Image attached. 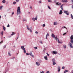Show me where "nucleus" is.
Listing matches in <instances>:
<instances>
[{
    "instance_id": "nucleus-1",
    "label": "nucleus",
    "mask_w": 73,
    "mask_h": 73,
    "mask_svg": "<svg viewBox=\"0 0 73 73\" xmlns=\"http://www.w3.org/2000/svg\"><path fill=\"white\" fill-rule=\"evenodd\" d=\"M70 42L69 45H70V48H73V35H72L70 37Z\"/></svg>"
},
{
    "instance_id": "nucleus-2",
    "label": "nucleus",
    "mask_w": 73,
    "mask_h": 73,
    "mask_svg": "<svg viewBox=\"0 0 73 73\" xmlns=\"http://www.w3.org/2000/svg\"><path fill=\"white\" fill-rule=\"evenodd\" d=\"M17 15H20L21 11H20V7H18L17 9Z\"/></svg>"
},
{
    "instance_id": "nucleus-3",
    "label": "nucleus",
    "mask_w": 73,
    "mask_h": 73,
    "mask_svg": "<svg viewBox=\"0 0 73 73\" xmlns=\"http://www.w3.org/2000/svg\"><path fill=\"white\" fill-rule=\"evenodd\" d=\"M25 46H21V49H23V50H24V52L25 53H26V50H25V48H24Z\"/></svg>"
},
{
    "instance_id": "nucleus-4",
    "label": "nucleus",
    "mask_w": 73,
    "mask_h": 73,
    "mask_svg": "<svg viewBox=\"0 0 73 73\" xmlns=\"http://www.w3.org/2000/svg\"><path fill=\"white\" fill-rule=\"evenodd\" d=\"M64 12L67 15H69V12H68V11H64Z\"/></svg>"
},
{
    "instance_id": "nucleus-5",
    "label": "nucleus",
    "mask_w": 73,
    "mask_h": 73,
    "mask_svg": "<svg viewBox=\"0 0 73 73\" xmlns=\"http://www.w3.org/2000/svg\"><path fill=\"white\" fill-rule=\"evenodd\" d=\"M27 29L28 30H29V31H30L31 32H32V27H31V29H29V28L28 27V26H27Z\"/></svg>"
},
{
    "instance_id": "nucleus-6",
    "label": "nucleus",
    "mask_w": 73,
    "mask_h": 73,
    "mask_svg": "<svg viewBox=\"0 0 73 73\" xmlns=\"http://www.w3.org/2000/svg\"><path fill=\"white\" fill-rule=\"evenodd\" d=\"M56 5H59L60 6V5H61V3L59 2L56 3Z\"/></svg>"
},
{
    "instance_id": "nucleus-7",
    "label": "nucleus",
    "mask_w": 73,
    "mask_h": 73,
    "mask_svg": "<svg viewBox=\"0 0 73 73\" xmlns=\"http://www.w3.org/2000/svg\"><path fill=\"white\" fill-rule=\"evenodd\" d=\"M52 54H57V52L56 51H54L52 52Z\"/></svg>"
},
{
    "instance_id": "nucleus-8",
    "label": "nucleus",
    "mask_w": 73,
    "mask_h": 73,
    "mask_svg": "<svg viewBox=\"0 0 73 73\" xmlns=\"http://www.w3.org/2000/svg\"><path fill=\"white\" fill-rule=\"evenodd\" d=\"M62 1L64 3H67V2H68V1L67 0H62Z\"/></svg>"
},
{
    "instance_id": "nucleus-9",
    "label": "nucleus",
    "mask_w": 73,
    "mask_h": 73,
    "mask_svg": "<svg viewBox=\"0 0 73 73\" xmlns=\"http://www.w3.org/2000/svg\"><path fill=\"white\" fill-rule=\"evenodd\" d=\"M32 20H33V21H35V20H37V17H36L35 18H32Z\"/></svg>"
},
{
    "instance_id": "nucleus-10",
    "label": "nucleus",
    "mask_w": 73,
    "mask_h": 73,
    "mask_svg": "<svg viewBox=\"0 0 73 73\" xmlns=\"http://www.w3.org/2000/svg\"><path fill=\"white\" fill-rule=\"evenodd\" d=\"M29 54L30 55V56H31L32 57H34V55H32V52H30L29 53Z\"/></svg>"
},
{
    "instance_id": "nucleus-11",
    "label": "nucleus",
    "mask_w": 73,
    "mask_h": 73,
    "mask_svg": "<svg viewBox=\"0 0 73 73\" xmlns=\"http://www.w3.org/2000/svg\"><path fill=\"white\" fill-rule=\"evenodd\" d=\"M58 72H60V67L59 66H58Z\"/></svg>"
},
{
    "instance_id": "nucleus-12",
    "label": "nucleus",
    "mask_w": 73,
    "mask_h": 73,
    "mask_svg": "<svg viewBox=\"0 0 73 73\" xmlns=\"http://www.w3.org/2000/svg\"><path fill=\"white\" fill-rule=\"evenodd\" d=\"M64 5V4H62V5L60 6V8L62 9V10H64L63 8H62V6Z\"/></svg>"
},
{
    "instance_id": "nucleus-13",
    "label": "nucleus",
    "mask_w": 73,
    "mask_h": 73,
    "mask_svg": "<svg viewBox=\"0 0 73 73\" xmlns=\"http://www.w3.org/2000/svg\"><path fill=\"white\" fill-rule=\"evenodd\" d=\"M36 64L37 65H38V66H39V65H40V63L38 62H36Z\"/></svg>"
},
{
    "instance_id": "nucleus-14",
    "label": "nucleus",
    "mask_w": 73,
    "mask_h": 73,
    "mask_svg": "<svg viewBox=\"0 0 73 73\" xmlns=\"http://www.w3.org/2000/svg\"><path fill=\"white\" fill-rule=\"evenodd\" d=\"M62 11L61 10L60 11V12H59V14L61 15V14H62Z\"/></svg>"
},
{
    "instance_id": "nucleus-15",
    "label": "nucleus",
    "mask_w": 73,
    "mask_h": 73,
    "mask_svg": "<svg viewBox=\"0 0 73 73\" xmlns=\"http://www.w3.org/2000/svg\"><path fill=\"white\" fill-rule=\"evenodd\" d=\"M57 25V22H54V25Z\"/></svg>"
},
{
    "instance_id": "nucleus-16",
    "label": "nucleus",
    "mask_w": 73,
    "mask_h": 73,
    "mask_svg": "<svg viewBox=\"0 0 73 73\" xmlns=\"http://www.w3.org/2000/svg\"><path fill=\"white\" fill-rule=\"evenodd\" d=\"M52 37H53V38H54V37H55V35H54L53 34V33L52 34Z\"/></svg>"
},
{
    "instance_id": "nucleus-17",
    "label": "nucleus",
    "mask_w": 73,
    "mask_h": 73,
    "mask_svg": "<svg viewBox=\"0 0 73 73\" xmlns=\"http://www.w3.org/2000/svg\"><path fill=\"white\" fill-rule=\"evenodd\" d=\"M48 36H49V34L47 33V35H46V39H47V37H48Z\"/></svg>"
},
{
    "instance_id": "nucleus-18",
    "label": "nucleus",
    "mask_w": 73,
    "mask_h": 73,
    "mask_svg": "<svg viewBox=\"0 0 73 73\" xmlns=\"http://www.w3.org/2000/svg\"><path fill=\"white\" fill-rule=\"evenodd\" d=\"M44 58L46 60H48V57L47 56H44Z\"/></svg>"
},
{
    "instance_id": "nucleus-19",
    "label": "nucleus",
    "mask_w": 73,
    "mask_h": 73,
    "mask_svg": "<svg viewBox=\"0 0 73 73\" xmlns=\"http://www.w3.org/2000/svg\"><path fill=\"white\" fill-rule=\"evenodd\" d=\"M9 56H11V52L9 51L8 52Z\"/></svg>"
},
{
    "instance_id": "nucleus-20",
    "label": "nucleus",
    "mask_w": 73,
    "mask_h": 73,
    "mask_svg": "<svg viewBox=\"0 0 73 73\" xmlns=\"http://www.w3.org/2000/svg\"><path fill=\"white\" fill-rule=\"evenodd\" d=\"M14 35H15V33L14 32H13L11 34V36H13Z\"/></svg>"
},
{
    "instance_id": "nucleus-21",
    "label": "nucleus",
    "mask_w": 73,
    "mask_h": 73,
    "mask_svg": "<svg viewBox=\"0 0 73 73\" xmlns=\"http://www.w3.org/2000/svg\"><path fill=\"white\" fill-rule=\"evenodd\" d=\"M54 37V38H55V40H56V41H57V39H58L57 37L56 36V37Z\"/></svg>"
},
{
    "instance_id": "nucleus-22",
    "label": "nucleus",
    "mask_w": 73,
    "mask_h": 73,
    "mask_svg": "<svg viewBox=\"0 0 73 73\" xmlns=\"http://www.w3.org/2000/svg\"><path fill=\"white\" fill-rule=\"evenodd\" d=\"M5 2L6 1L5 0H3L2 1V2L3 3H5Z\"/></svg>"
},
{
    "instance_id": "nucleus-23",
    "label": "nucleus",
    "mask_w": 73,
    "mask_h": 73,
    "mask_svg": "<svg viewBox=\"0 0 73 73\" xmlns=\"http://www.w3.org/2000/svg\"><path fill=\"white\" fill-rule=\"evenodd\" d=\"M56 62H53L52 64L54 65H56Z\"/></svg>"
},
{
    "instance_id": "nucleus-24",
    "label": "nucleus",
    "mask_w": 73,
    "mask_h": 73,
    "mask_svg": "<svg viewBox=\"0 0 73 73\" xmlns=\"http://www.w3.org/2000/svg\"><path fill=\"white\" fill-rule=\"evenodd\" d=\"M71 17L72 19H73V15H72V14H71Z\"/></svg>"
},
{
    "instance_id": "nucleus-25",
    "label": "nucleus",
    "mask_w": 73,
    "mask_h": 73,
    "mask_svg": "<svg viewBox=\"0 0 73 73\" xmlns=\"http://www.w3.org/2000/svg\"><path fill=\"white\" fill-rule=\"evenodd\" d=\"M52 61L53 62H55V60L54 59H52Z\"/></svg>"
},
{
    "instance_id": "nucleus-26",
    "label": "nucleus",
    "mask_w": 73,
    "mask_h": 73,
    "mask_svg": "<svg viewBox=\"0 0 73 73\" xmlns=\"http://www.w3.org/2000/svg\"><path fill=\"white\" fill-rule=\"evenodd\" d=\"M3 7V6H1L0 7V9H2V8Z\"/></svg>"
},
{
    "instance_id": "nucleus-27",
    "label": "nucleus",
    "mask_w": 73,
    "mask_h": 73,
    "mask_svg": "<svg viewBox=\"0 0 73 73\" xmlns=\"http://www.w3.org/2000/svg\"><path fill=\"white\" fill-rule=\"evenodd\" d=\"M3 31H2L1 33V35H3Z\"/></svg>"
},
{
    "instance_id": "nucleus-28",
    "label": "nucleus",
    "mask_w": 73,
    "mask_h": 73,
    "mask_svg": "<svg viewBox=\"0 0 73 73\" xmlns=\"http://www.w3.org/2000/svg\"><path fill=\"white\" fill-rule=\"evenodd\" d=\"M63 47H64V48H66V46L65 45H64Z\"/></svg>"
},
{
    "instance_id": "nucleus-29",
    "label": "nucleus",
    "mask_w": 73,
    "mask_h": 73,
    "mask_svg": "<svg viewBox=\"0 0 73 73\" xmlns=\"http://www.w3.org/2000/svg\"><path fill=\"white\" fill-rule=\"evenodd\" d=\"M68 72V71L67 70H65L64 72V73H66V72Z\"/></svg>"
},
{
    "instance_id": "nucleus-30",
    "label": "nucleus",
    "mask_w": 73,
    "mask_h": 73,
    "mask_svg": "<svg viewBox=\"0 0 73 73\" xmlns=\"http://www.w3.org/2000/svg\"><path fill=\"white\" fill-rule=\"evenodd\" d=\"M48 9H50V7L49 6H48Z\"/></svg>"
},
{
    "instance_id": "nucleus-31",
    "label": "nucleus",
    "mask_w": 73,
    "mask_h": 73,
    "mask_svg": "<svg viewBox=\"0 0 73 73\" xmlns=\"http://www.w3.org/2000/svg\"><path fill=\"white\" fill-rule=\"evenodd\" d=\"M3 28L4 30H5V27L4 26H3Z\"/></svg>"
},
{
    "instance_id": "nucleus-32",
    "label": "nucleus",
    "mask_w": 73,
    "mask_h": 73,
    "mask_svg": "<svg viewBox=\"0 0 73 73\" xmlns=\"http://www.w3.org/2000/svg\"><path fill=\"white\" fill-rule=\"evenodd\" d=\"M40 44H43L42 41H40Z\"/></svg>"
},
{
    "instance_id": "nucleus-33",
    "label": "nucleus",
    "mask_w": 73,
    "mask_h": 73,
    "mask_svg": "<svg viewBox=\"0 0 73 73\" xmlns=\"http://www.w3.org/2000/svg\"><path fill=\"white\" fill-rule=\"evenodd\" d=\"M34 48L35 49H37V47H34Z\"/></svg>"
},
{
    "instance_id": "nucleus-34",
    "label": "nucleus",
    "mask_w": 73,
    "mask_h": 73,
    "mask_svg": "<svg viewBox=\"0 0 73 73\" xmlns=\"http://www.w3.org/2000/svg\"><path fill=\"white\" fill-rule=\"evenodd\" d=\"M26 55H27V56H29V53H27Z\"/></svg>"
},
{
    "instance_id": "nucleus-35",
    "label": "nucleus",
    "mask_w": 73,
    "mask_h": 73,
    "mask_svg": "<svg viewBox=\"0 0 73 73\" xmlns=\"http://www.w3.org/2000/svg\"><path fill=\"white\" fill-rule=\"evenodd\" d=\"M45 24H43L42 27H45Z\"/></svg>"
},
{
    "instance_id": "nucleus-36",
    "label": "nucleus",
    "mask_w": 73,
    "mask_h": 73,
    "mask_svg": "<svg viewBox=\"0 0 73 73\" xmlns=\"http://www.w3.org/2000/svg\"><path fill=\"white\" fill-rule=\"evenodd\" d=\"M16 2H14L13 3V4H16Z\"/></svg>"
},
{
    "instance_id": "nucleus-37",
    "label": "nucleus",
    "mask_w": 73,
    "mask_h": 73,
    "mask_svg": "<svg viewBox=\"0 0 73 73\" xmlns=\"http://www.w3.org/2000/svg\"><path fill=\"white\" fill-rule=\"evenodd\" d=\"M4 48H6V45H5L3 46Z\"/></svg>"
},
{
    "instance_id": "nucleus-38",
    "label": "nucleus",
    "mask_w": 73,
    "mask_h": 73,
    "mask_svg": "<svg viewBox=\"0 0 73 73\" xmlns=\"http://www.w3.org/2000/svg\"><path fill=\"white\" fill-rule=\"evenodd\" d=\"M46 54H47V55L48 56H49V54H48V53L47 52L46 53Z\"/></svg>"
},
{
    "instance_id": "nucleus-39",
    "label": "nucleus",
    "mask_w": 73,
    "mask_h": 73,
    "mask_svg": "<svg viewBox=\"0 0 73 73\" xmlns=\"http://www.w3.org/2000/svg\"><path fill=\"white\" fill-rule=\"evenodd\" d=\"M7 27H9L10 26H9V24H8V25L7 26Z\"/></svg>"
},
{
    "instance_id": "nucleus-40",
    "label": "nucleus",
    "mask_w": 73,
    "mask_h": 73,
    "mask_svg": "<svg viewBox=\"0 0 73 73\" xmlns=\"http://www.w3.org/2000/svg\"><path fill=\"white\" fill-rule=\"evenodd\" d=\"M3 40H2V41L0 42L1 44H2V43H3Z\"/></svg>"
},
{
    "instance_id": "nucleus-41",
    "label": "nucleus",
    "mask_w": 73,
    "mask_h": 73,
    "mask_svg": "<svg viewBox=\"0 0 73 73\" xmlns=\"http://www.w3.org/2000/svg\"><path fill=\"white\" fill-rule=\"evenodd\" d=\"M62 69H65V67H64V66L62 67Z\"/></svg>"
},
{
    "instance_id": "nucleus-42",
    "label": "nucleus",
    "mask_w": 73,
    "mask_h": 73,
    "mask_svg": "<svg viewBox=\"0 0 73 73\" xmlns=\"http://www.w3.org/2000/svg\"><path fill=\"white\" fill-rule=\"evenodd\" d=\"M35 33H36V34H38V32H37V31H36V32H35Z\"/></svg>"
},
{
    "instance_id": "nucleus-43",
    "label": "nucleus",
    "mask_w": 73,
    "mask_h": 73,
    "mask_svg": "<svg viewBox=\"0 0 73 73\" xmlns=\"http://www.w3.org/2000/svg\"><path fill=\"white\" fill-rule=\"evenodd\" d=\"M48 2H50L51 1V0H48Z\"/></svg>"
},
{
    "instance_id": "nucleus-44",
    "label": "nucleus",
    "mask_w": 73,
    "mask_h": 73,
    "mask_svg": "<svg viewBox=\"0 0 73 73\" xmlns=\"http://www.w3.org/2000/svg\"><path fill=\"white\" fill-rule=\"evenodd\" d=\"M30 8L31 9H32V6H31Z\"/></svg>"
},
{
    "instance_id": "nucleus-45",
    "label": "nucleus",
    "mask_w": 73,
    "mask_h": 73,
    "mask_svg": "<svg viewBox=\"0 0 73 73\" xmlns=\"http://www.w3.org/2000/svg\"><path fill=\"white\" fill-rule=\"evenodd\" d=\"M66 34V33H64V34H63V35H65Z\"/></svg>"
},
{
    "instance_id": "nucleus-46",
    "label": "nucleus",
    "mask_w": 73,
    "mask_h": 73,
    "mask_svg": "<svg viewBox=\"0 0 73 73\" xmlns=\"http://www.w3.org/2000/svg\"><path fill=\"white\" fill-rule=\"evenodd\" d=\"M58 43H60V41H59V40H58Z\"/></svg>"
},
{
    "instance_id": "nucleus-47",
    "label": "nucleus",
    "mask_w": 73,
    "mask_h": 73,
    "mask_svg": "<svg viewBox=\"0 0 73 73\" xmlns=\"http://www.w3.org/2000/svg\"><path fill=\"white\" fill-rule=\"evenodd\" d=\"M16 1L17 2H18V1H19V0H16Z\"/></svg>"
},
{
    "instance_id": "nucleus-48",
    "label": "nucleus",
    "mask_w": 73,
    "mask_h": 73,
    "mask_svg": "<svg viewBox=\"0 0 73 73\" xmlns=\"http://www.w3.org/2000/svg\"><path fill=\"white\" fill-rule=\"evenodd\" d=\"M23 21H27V19H24Z\"/></svg>"
},
{
    "instance_id": "nucleus-49",
    "label": "nucleus",
    "mask_w": 73,
    "mask_h": 73,
    "mask_svg": "<svg viewBox=\"0 0 73 73\" xmlns=\"http://www.w3.org/2000/svg\"><path fill=\"white\" fill-rule=\"evenodd\" d=\"M44 73V71H42V72H40V73Z\"/></svg>"
},
{
    "instance_id": "nucleus-50",
    "label": "nucleus",
    "mask_w": 73,
    "mask_h": 73,
    "mask_svg": "<svg viewBox=\"0 0 73 73\" xmlns=\"http://www.w3.org/2000/svg\"><path fill=\"white\" fill-rule=\"evenodd\" d=\"M64 28H65L66 29H67V28H66L65 26H64Z\"/></svg>"
},
{
    "instance_id": "nucleus-51",
    "label": "nucleus",
    "mask_w": 73,
    "mask_h": 73,
    "mask_svg": "<svg viewBox=\"0 0 73 73\" xmlns=\"http://www.w3.org/2000/svg\"><path fill=\"white\" fill-rule=\"evenodd\" d=\"M39 3H41V1H39Z\"/></svg>"
},
{
    "instance_id": "nucleus-52",
    "label": "nucleus",
    "mask_w": 73,
    "mask_h": 73,
    "mask_svg": "<svg viewBox=\"0 0 73 73\" xmlns=\"http://www.w3.org/2000/svg\"><path fill=\"white\" fill-rule=\"evenodd\" d=\"M14 13L13 12L12 13V15H14Z\"/></svg>"
},
{
    "instance_id": "nucleus-53",
    "label": "nucleus",
    "mask_w": 73,
    "mask_h": 73,
    "mask_svg": "<svg viewBox=\"0 0 73 73\" xmlns=\"http://www.w3.org/2000/svg\"><path fill=\"white\" fill-rule=\"evenodd\" d=\"M71 72H72V73H73V70H72V71Z\"/></svg>"
},
{
    "instance_id": "nucleus-54",
    "label": "nucleus",
    "mask_w": 73,
    "mask_h": 73,
    "mask_svg": "<svg viewBox=\"0 0 73 73\" xmlns=\"http://www.w3.org/2000/svg\"><path fill=\"white\" fill-rule=\"evenodd\" d=\"M49 71H47V72H46V73H49Z\"/></svg>"
},
{
    "instance_id": "nucleus-55",
    "label": "nucleus",
    "mask_w": 73,
    "mask_h": 73,
    "mask_svg": "<svg viewBox=\"0 0 73 73\" xmlns=\"http://www.w3.org/2000/svg\"><path fill=\"white\" fill-rule=\"evenodd\" d=\"M14 58H15V57H13V59H14Z\"/></svg>"
},
{
    "instance_id": "nucleus-56",
    "label": "nucleus",
    "mask_w": 73,
    "mask_h": 73,
    "mask_svg": "<svg viewBox=\"0 0 73 73\" xmlns=\"http://www.w3.org/2000/svg\"><path fill=\"white\" fill-rule=\"evenodd\" d=\"M19 38V36H18L17 38V40Z\"/></svg>"
},
{
    "instance_id": "nucleus-57",
    "label": "nucleus",
    "mask_w": 73,
    "mask_h": 73,
    "mask_svg": "<svg viewBox=\"0 0 73 73\" xmlns=\"http://www.w3.org/2000/svg\"><path fill=\"white\" fill-rule=\"evenodd\" d=\"M10 37H11V36H8V38H10Z\"/></svg>"
},
{
    "instance_id": "nucleus-58",
    "label": "nucleus",
    "mask_w": 73,
    "mask_h": 73,
    "mask_svg": "<svg viewBox=\"0 0 73 73\" xmlns=\"http://www.w3.org/2000/svg\"><path fill=\"white\" fill-rule=\"evenodd\" d=\"M0 19H1V15H0Z\"/></svg>"
},
{
    "instance_id": "nucleus-59",
    "label": "nucleus",
    "mask_w": 73,
    "mask_h": 73,
    "mask_svg": "<svg viewBox=\"0 0 73 73\" xmlns=\"http://www.w3.org/2000/svg\"><path fill=\"white\" fill-rule=\"evenodd\" d=\"M72 3L73 4V0L72 1Z\"/></svg>"
},
{
    "instance_id": "nucleus-60",
    "label": "nucleus",
    "mask_w": 73,
    "mask_h": 73,
    "mask_svg": "<svg viewBox=\"0 0 73 73\" xmlns=\"http://www.w3.org/2000/svg\"><path fill=\"white\" fill-rule=\"evenodd\" d=\"M17 35H19V33H18Z\"/></svg>"
},
{
    "instance_id": "nucleus-61",
    "label": "nucleus",
    "mask_w": 73,
    "mask_h": 73,
    "mask_svg": "<svg viewBox=\"0 0 73 73\" xmlns=\"http://www.w3.org/2000/svg\"><path fill=\"white\" fill-rule=\"evenodd\" d=\"M5 38V37H4V38Z\"/></svg>"
},
{
    "instance_id": "nucleus-62",
    "label": "nucleus",
    "mask_w": 73,
    "mask_h": 73,
    "mask_svg": "<svg viewBox=\"0 0 73 73\" xmlns=\"http://www.w3.org/2000/svg\"><path fill=\"white\" fill-rule=\"evenodd\" d=\"M29 13H30V12H29Z\"/></svg>"
},
{
    "instance_id": "nucleus-63",
    "label": "nucleus",
    "mask_w": 73,
    "mask_h": 73,
    "mask_svg": "<svg viewBox=\"0 0 73 73\" xmlns=\"http://www.w3.org/2000/svg\"><path fill=\"white\" fill-rule=\"evenodd\" d=\"M71 0L72 1H73V0Z\"/></svg>"
},
{
    "instance_id": "nucleus-64",
    "label": "nucleus",
    "mask_w": 73,
    "mask_h": 73,
    "mask_svg": "<svg viewBox=\"0 0 73 73\" xmlns=\"http://www.w3.org/2000/svg\"><path fill=\"white\" fill-rule=\"evenodd\" d=\"M7 4H8V3H7Z\"/></svg>"
}]
</instances>
